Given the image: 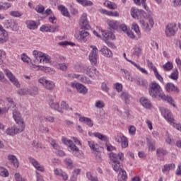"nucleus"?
I'll return each mask as SVG.
<instances>
[{
    "mask_svg": "<svg viewBox=\"0 0 181 181\" xmlns=\"http://www.w3.org/2000/svg\"><path fill=\"white\" fill-rule=\"evenodd\" d=\"M79 26H81V29L84 30L79 32L78 35H76V39L81 43H86V42H87V37L90 35L88 31H87L90 29V24L87 19V13H84L81 16L79 20Z\"/></svg>",
    "mask_w": 181,
    "mask_h": 181,
    "instance_id": "1",
    "label": "nucleus"
},
{
    "mask_svg": "<svg viewBox=\"0 0 181 181\" xmlns=\"http://www.w3.org/2000/svg\"><path fill=\"white\" fill-rule=\"evenodd\" d=\"M148 94L152 98L163 97V90L156 82H151L148 86Z\"/></svg>",
    "mask_w": 181,
    "mask_h": 181,
    "instance_id": "2",
    "label": "nucleus"
},
{
    "mask_svg": "<svg viewBox=\"0 0 181 181\" xmlns=\"http://www.w3.org/2000/svg\"><path fill=\"white\" fill-rule=\"evenodd\" d=\"M101 33H102V36L103 37V40H105L107 46L112 48L115 47V45H114V43L108 41V40H114V39H115V35H114L112 33L107 32L105 30H102Z\"/></svg>",
    "mask_w": 181,
    "mask_h": 181,
    "instance_id": "3",
    "label": "nucleus"
},
{
    "mask_svg": "<svg viewBox=\"0 0 181 181\" xmlns=\"http://www.w3.org/2000/svg\"><path fill=\"white\" fill-rule=\"evenodd\" d=\"M146 21H147L141 20L140 23L142 25L143 29L145 30V32H151V30L152 28H153V25L155 24L153 22V18L149 17Z\"/></svg>",
    "mask_w": 181,
    "mask_h": 181,
    "instance_id": "4",
    "label": "nucleus"
},
{
    "mask_svg": "<svg viewBox=\"0 0 181 181\" xmlns=\"http://www.w3.org/2000/svg\"><path fill=\"white\" fill-rule=\"evenodd\" d=\"M25 129V125H21L20 127H16L15 126L12 127H8L6 131V135H10L11 136H13V135H16V134H21Z\"/></svg>",
    "mask_w": 181,
    "mask_h": 181,
    "instance_id": "5",
    "label": "nucleus"
},
{
    "mask_svg": "<svg viewBox=\"0 0 181 181\" xmlns=\"http://www.w3.org/2000/svg\"><path fill=\"white\" fill-rule=\"evenodd\" d=\"M90 53L89 54V60L92 64H97V59H98V49L94 45L90 46Z\"/></svg>",
    "mask_w": 181,
    "mask_h": 181,
    "instance_id": "6",
    "label": "nucleus"
},
{
    "mask_svg": "<svg viewBox=\"0 0 181 181\" xmlns=\"http://www.w3.org/2000/svg\"><path fill=\"white\" fill-rule=\"evenodd\" d=\"M4 73L6 77H8V78L11 81V83H13V84L16 86V87H21L19 81H18V79H16V77H15V75H13L11 71H10L8 69H5Z\"/></svg>",
    "mask_w": 181,
    "mask_h": 181,
    "instance_id": "7",
    "label": "nucleus"
},
{
    "mask_svg": "<svg viewBox=\"0 0 181 181\" xmlns=\"http://www.w3.org/2000/svg\"><path fill=\"white\" fill-rule=\"evenodd\" d=\"M176 30H177V28L176 27V23H172L167 25L165 29V35L166 36L170 37L175 35L176 33Z\"/></svg>",
    "mask_w": 181,
    "mask_h": 181,
    "instance_id": "8",
    "label": "nucleus"
},
{
    "mask_svg": "<svg viewBox=\"0 0 181 181\" xmlns=\"http://www.w3.org/2000/svg\"><path fill=\"white\" fill-rule=\"evenodd\" d=\"M62 141L64 145H68L69 148H70L71 151L74 152H80V149L76 146V144H73V141L66 138L62 137Z\"/></svg>",
    "mask_w": 181,
    "mask_h": 181,
    "instance_id": "9",
    "label": "nucleus"
},
{
    "mask_svg": "<svg viewBox=\"0 0 181 181\" xmlns=\"http://www.w3.org/2000/svg\"><path fill=\"white\" fill-rule=\"evenodd\" d=\"M160 112L169 124L172 122V121H175V118H173V115H172L170 110L163 107L160 109Z\"/></svg>",
    "mask_w": 181,
    "mask_h": 181,
    "instance_id": "10",
    "label": "nucleus"
},
{
    "mask_svg": "<svg viewBox=\"0 0 181 181\" xmlns=\"http://www.w3.org/2000/svg\"><path fill=\"white\" fill-rule=\"evenodd\" d=\"M110 158L113 163H119V160H124V153H119L117 154L115 153H110Z\"/></svg>",
    "mask_w": 181,
    "mask_h": 181,
    "instance_id": "11",
    "label": "nucleus"
},
{
    "mask_svg": "<svg viewBox=\"0 0 181 181\" xmlns=\"http://www.w3.org/2000/svg\"><path fill=\"white\" fill-rule=\"evenodd\" d=\"M7 40H9L8 32L0 25V44L6 43Z\"/></svg>",
    "mask_w": 181,
    "mask_h": 181,
    "instance_id": "12",
    "label": "nucleus"
},
{
    "mask_svg": "<svg viewBox=\"0 0 181 181\" xmlns=\"http://www.w3.org/2000/svg\"><path fill=\"white\" fill-rule=\"evenodd\" d=\"M13 117L16 122L18 125H21V127L22 125H25L23 124V119H22V116L21 115V113L18 110H13Z\"/></svg>",
    "mask_w": 181,
    "mask_h": 181,
    "instance_id": "13",
    "label": "nucleus"
},
{
    "mask_svg": "<svg viewBox=\"0 0 181 181\" xmlns=\"http://www.w3.org/2000/svg\"><path fill=\"white\" fill-rule=\"evenodd\" d=\"M165 88L166 91H168V93H170V91H173V93H179V88L175 86V84L172 83H166V85L165 86Z\"/></svg>",
    "mask_w": 181,
    "mask_h": 181,
    "instance_id": "14",
    "label": "nucleus"
},
{
    "mask_svg": "<svg viewBox=\"0 0 181 181\" xmlns=\"http://www.w3.org/2000/svg\"><path fill=\"white\" fill-rule=\"evenodd\" d=\"M147 146L149 152H153L156 151V141L152 139L146 138Z\"/></svg>",
    "mask_w": 181,
    "mask_h": 181,
    "instance_id": "15",
    "label": "nucleus"
},
{
    "mask_svg": "<svg viewBox=\"0 0 181 181\" xmlns=\"http://www.w3.org/2000/svg\"><path fill=\"white\" fill-rule=\"evenodd\" d=\"M140 103L144 108H152V103L148 98L142 97L140 98Z\"/></svg>",
    "mask_w": 181,
    "mask_h": 181,
    "instance_id": "16",
    "label": "nucleus"
},
{
    "mask_svg": "<svg viewBox=\"0 0 181 181\" xmlns=\"http://www.w3.org/2000/svg\"><path fill=\"white\" fill-rule=\"evenodd\" d=\"M89 136H91V135H94L95 138H98L100 141H104L105 142H108V137L101 133L95 132V133H91V132H88Z\"/></svg>",
    "mask_w": 181,
    "mask_h": 181,
    "instance_id": "17",
    "label": "nucleus"
},
{
    "mask_svg": "<svg viewBox=\"0 0 181 181\" xmlns=\"http://www.w3.org/2000/svg\"><path fill=\"white\" fill-rule=\"evenodd\" d=\"M30 163L37 169V170H40V172H43L45 170V168L42 166H40V164H39V162L37 160H35V158L30 157L29 158Z\"/></svg>",
    "mask_w": 181,
    "mask_h": 181,
    "instance_id": "18",
    "label": "nucleus"
},
{
    "mask_svg": "<svg viewBox=\"0 0 181 181\" xmlns=\"http://www.w3.org/2000/svg\"><path fill=\"white\" fill-rule=\"evenodd\" d=\"M7 28H10V29L14 32L19 30V25L18 24V22L15 21H8Z\"/></svg>",
    "mask_w": 181,
    "mask_h": 181,
    "instance_id": "19",
    "label": "nucleus"
},
{
    "mask_svg": "<svg viewBox=\"0 0 181 181\" xmlns=\"http://www.w3.org/2000/svg\"><path fill=\"white\" fill-rule=\"evenodd\" d=\"M120 98L124 100L125 104H129V102L132 100V96H131L128 92H122L120 94Z\"/></svg>",
    "mask_w": 181,
    "mask_h": 181,
    "instance_id": "20",
    "label": "nucleus"
},
{
    "mask_svg": "<svg viewBox=\"0 0 181 181\" xmlns=\"http://www.w3.org/2000/svg\"><path fill=\"white\" fill-rule=\"evenodd\" d=\"M28 95L32 97H36L39 94V88L36 86H33L31 88H27Z\"/></svg>",
    "mask_w": 181,
    "mask_h": 181,
    "instance_id": "21",
    "label": "nucleus"
},
{
    "mask_svg": "<svg viewBox=\"0 0 181 181\" xmlns=\"http://www.w3.org/2000/svg\"><path fill=\"white\" fill-rule=\"evenodd\" d=\"M107 24L108 25L109 28H110V29H114L115 30H117L119 26V23L114 20H107Z\"/></svg>",
    "mask_w": 181,
    "mask_h": 181,
    "instance_id": "22",
    "label": "nucleus"
},
{
    "mask_svg": "<svg viewBox=\"0 0 181 181\" xmlns=\"http://www.w3.org/2000/svg\"><path fill=\"white\" fill-rule=\"evenodd\" d=\"M86 74L89 76V77H94L95 74H97V69L93 66H89L86 68Z\"/></svg>",
    "mask_w": 181,
    "mask_h": 181,
    "instance_id": "23",
    "label": "nucleus"
},
{
    "mask_svg": "<svg viewBox=\"0 0 181 181\" xmlns=\"http://www.w3.org/2000/svg\"><path fill=\"white\" fill-rule=\"evenodd\" d=\"M25 25L28 28V29H30V30H35V29H37L38 25L32 20H28L25 22Z\"/></svg>",
    "mask_w": 181,
    "mask_h": 181,
    "instance_id": "24",
    "label": "nucleus"
},
{
    "mask_svg": "<svg viewBox=\"0 0 181 181\" xmlns=\"http://www.w3.org/2000/svg\"><path fill=\"white\" fill-rule=\"evenodd\" d=\"M134 81L136 84L138 86H141L142 87H146V86H148V81H146V80L138 76L135 77Z\"/></svg>",
    "mask_w": 181,
    "mask_h": 181,
    "instance_id": "25",
    "label": "nucleus"
},
{
    "mask_svg": "<svg viewBox=\"0 0 181 181\" xmlns=\"http://www.w3.org/2000/svg\"><path fill=\"white\" fill-rule=\"evenodd\" d=\"M127 179H128V175H127V172L124 170H120L118 175V180L127 181Z\"/></svg>",
    "mask_w": 181,
    "mask_h": 181,
    "instance_id": "26",
    "label": "nucleus"
},
{
    "mask_svg": "<svg viewBox=\"0 0 181 181\" xmlns=\"http://www.w3.org/2000/svg\"><path fill=\"white\" fill-rule=\"evenodd\" d=\"M161 100H165V101H168L170 105H173V107H176V104H175V100L171 96L169 95H165V93H163V97H160Z\"/></svg>",
    "mask_w": 181,
    "mask_h": 181,
    "instance_id": "27",
    "label": "nucleus"
},
{
    "mask_svg": "<svg viewBox=\"0 0 181 181\" xmlns=\"http://www.w3.org/2000/svg\"><path fill=\"white\" fill-rule=\"evenodd\" d=\"M8 159L13 164L14 168H19V161H18V158H16V156L13 155H10L8 156Z\"/></svg>",
    "mask_w": 181,
    "mask_h": 181,
    "instance_id": "28",
    "label": "nucleus"
},
{
    "mask_svg": "<svg viewBox=\"0 0 181 181\" xmlns=\"http://www.w3.org/2000/svg\"><path fill=\"white\" fill-rule=\"evenodd\" d=\"M100 52H101L105 57H112V52H111L107 47H103Z\"/></svg>",
    "mask_w": 181,
    "mask_h": 181,
    "instance_id": "29",
    "label": "nucleus"
},
{
    "mask_svg": "<svg viewBox=\"0 0 181 181\" xmlns=\"http://www.w3.org/2000/svg\"><path fill=\"white\" fill-rule=\"evenodd\" d=\"M58 8L62 12L63 16H66V18H70V13L66 6L61 5L59 6Z\"/></svg>",
    "mask_w": 181,
    "mask_h": 181,
    "instance_id": "30",
    "label": "nucleus"
},
{
    "mask_svg": "<svg viewBox=\"0 0 181 181\" xmlns=\"http://www.w3.org/2000/svg\"><path fill=\"white\" fill-rule=\"evenodd\" d=\"M6 107L8 108H15L16 107V103H15V101H13V99L12 98H6Z\"/></svg>",
    "mask_w": 181,
    "mask_h": 181,
    "instance_id": "31",
    "label": "nucleus"
},
{
    "mask_svg": "<svg viewBox=\"0 0 181 181\" xmlns=\"http://www.w3.org/2000/svg\"><path fill=\"white\" fill-rule=\"evenodd\" d=\"M76 90L80 94H87L88 89L83 84L78 83Z\"/></svg>",
    "mask_w": 181,
    "mask_h": 181,
    "instance_id": "32",
    "label": "nucleus"
},
{
    "mask_svg": "<svg viewBox=\"0 0 181 181\" xmlns=\"http://www.w3.org/2000/svg\"><path fill=\"white\" fill-rule=\"evenodd\" d=\"M49 107L52 110H55L56 111H59V112H63V111L61 110L60 105H59V103H57L56 102H50L49 103Z\"/></svg>",
    "mask_w": 181,
    "mask_h": 181,
    "instance_id": "33",
    "label": "nucleus"
},
{
    "mask_svg": "<svg viewBox=\"0 0 181 181\" xmlns=\"http://www.w3.org/2000/svg\"><path fill=\"white\" fill-rule=\"evenodd\" d=\"M51 59L52 58L50 57V56H49V54L43 53V55L40 59V63H50Z\"/></svg>",
    "mask_w": 181,
    "mask_h": 181,
    "instance_id": "34",
    "label": "nucleus"
},
{
    "mask_svg": "<svg viewBox=\"0 0 181 181\" xmlns=\"http://www.w3.org/2000/svg\"><path fill=\"white\" fill-rule=\"evenodd\" d=\"M138 10L135 7H132L131 9V15L134 19H139L141 18V13H138Z\"/></svg>",
    "mask_w": 181,
    "mask_h": 181,
    "instance_id": "35",
    "label": "nucleus"
},
{
    "mask_svg": "<svg viewBox=\"0 0 181 181\" xmlns=\"http://www.w3.org/2000/svg\"><path fill=\"white\" fill-rule=\"evenodd\" d=\"M88 146L93 152H98L97 148H98V145L95 144L93 141H88Z\"/></svg>",
    "mask_w": 181,
    "mask_h": 181,
    "instance_id": "36",
    "label": "nucleus"
},
{
    "mask_svg": "<svg viewBox=\"0 0 181 181\" xmlns=\"http://www.w3.org/2000/svg\"><path fill=\"white\" fill-rule=\"evenodd\" d=\"M79 121L84 122V124H86L88 127H93V121H91L90 118L82 117L79 118Z\"/></svg>",
    "mask_w": 181,
    "mask_h": 181,
    "instance_id": "37",
    "label": "nucleus"
},
{
    "mask_svg": "<svg viewBox=\"0 0 181 181\" xmlns=\"http://www.w3.org/2000/svg\"><path fill=\"white\" fill-rule=\"evenodd\" d=\"M33 54L34 57H35L36 62L37 63V62H40V59H42V56H43V52L37 51V50H34L33 52Z\"/></svg>",
    "mask_w": 181,
    "mask_h": 181,
    "instance_id": "38",
    "label": "nucleus"
},
{
    "mask_svg": "<svg viewBox=\"0 0 181 181\" xmlns=\"http://www.w3.org/2000/svg\"><path fill=\"white\" fill-rule=\"evenodd\" d=\"M9 8H12V4L9 2H4L0 4V11H8Z\"/></svg>",
    "mask_w": 181,
    "mask_h": 181,
    "instance_id": "39",
    "label": "nucleus"
},
{
    "mask_svg": "<svg viewBox=\"0 0 181 181\" xmlns=\"http://www.w3.org/2000/svg\"><path fill=\"white\" fill-rule=\"evenodd\" d=\"M175 165L173 163L171 164H165L164 165V168H163V172H169V170H173V169H175Z\"/></svg>",
    "mask_w": 181,
    "mask_h": 181,
    "instance_id": "40",
    "label": "nucleus"
},
{
    "mask_svg": "<svg viewBox=\"0 0 181 181\" xmlns=\"http://www.w3.org/2000/svg\"><path fill=\"white\" fill-rule=\"evenodd\" d=\"M133 54L134 56H136V57H139L142 54V48L137 46L134 47Z\"/></svg>",
    "mask_w": 181,
    "mask_h": 181,
    "instance_id": "41",
    "label": "nucleus"
},
{
    "mask_svg": "<svg viewBox=\"0 0 181 181\" xmlns=\"http://www.w3.org/2000/svg\"><path fill=\"white\" fill-rule=\"evenodd\" d=\"M46 90H53L54 88V83L52 81H47L45 86H44Z\"/></svg>",
    "mask_w": 181,
    "mask_h": 181,
    "instance_id": "42",
    "label": "nucleus"
},
{
    "mask_svg": "<svg viewBox=\"0 0 181 181\" xmlns=\"http://www.w3.org/2000/svg\"><path fill=\"white\" fill-rule=\"evenodd\" d=\"M156 153L158 156H160V155H163V156H166L168 152L166 149H164L163 148H158L156 150Z\"/></svg>",
    "mask_w": 181,
    "mask_h": 181,
    "instance_id": "43",
    "label": "nucleus"
},
{
    "mask_svg": "<svg viewBox=\"0 0 181 181\" xmlns=\"http://www.w3.org/2000/svg\"><path fill=\"white\" fill-rule=\"evenodd\" d=\"M6 59V52L4 49H0V64H4Z\"/></svg>",
    "mask_w": 181,
    "mask_h": 181,
    "instance_id": "44",
    "label": "nucleus"
},
{
    "mask_svg": "<svg viewBox=\"0 0 181 181\" xmlns=\"http://www.w3.org/2000/svg\"><path fill=\"white\" fill-rule=\"evenodd\" d=\"M163 69H164V70H166V71H169L172 70V69H173V64H172V62H168L166 64L163 65Z\"/></svg>",
    "mask_w": 181,
    "mask_h": 181,
    "instance_id": "45",
    "label": "nucleus"
},
{
    "mask_svg": "<svg viewBox=\"0 0 181 181\" xmlns=\"http://www.w3.org/2000/svg\"><path fill=\"white\" fill-rule=\"evenodd\" d=\"M112 167L115 170V172H120V170H122V168H121V163H112Z\"/></svg>",
    "mask_w": 181,
    "mask_h": 181,
    "instance_id": "46",
    "label": "nucleus"
},
{
    "mask_svg": "<svg viewBox=\"0 0 181 181\" xmlns=\"http://www.w3.org/2000/svg\"><path fill=\"white\" fill-rule=\"evenodd\" d=\"M59 107L61 108V111L62 110H70L71 111H73V108L69 107V105H67L65 101L61 102Z\"/></svg>",
    "mask_w": 181,
    "mask_h": 181,
    "instance_id": "47",
    "label": "nucleus"
},
{
    "mask_svg": "<svg viewBox=\"0 0 181 181\" xmlns=\"http://www.w3.org/2000/svg\"><path fill=\"white\" fill-rule=\"evenodd\" d=\"M0 176L8 177V176H9V173L4 168L0 167Z\"/></svg>",
    "mask_w": 181,
    "mask_h": 181,
    "instance_id": "48",
    "label": "nucleus"
},
{
    "mask_svg": "<svg viewBox=\"0 0 181 181\" xmlns=\"http://www.w3.org/2000/svg\"><path fill=\"white\" fill-rule=\"evenodd\" d=\"M49 142L50 145H52V146L54 148V149H55V151H57V149H60V146L57 144L56 140L51 139H49Z\"/></svg>",
    "mask_w": 181,
    "mask_h": 181,
    "instance_id": "49",
    "label": "nucleus"
},
{
    "mask_svg": "<svg viewBox=\"0 0 181 181\" xmlns=\"http://www.w3.org/2000/svg\"><path fill=\"white\" fill-rule=\"evenodd\" d=\"M95 107L96 108H104L105 107V103H104V101L103 100H97L95 103Z\"/></svg>",
    "mask_w": 181,
    "mask_h": 181,
    "instance_id": "50",
    "label": "nucleus"
},
{
    "mask_svg": "<svg viewBox=\"0 0 181 181\" xmlns=\"http://www.w3.org/2000/svg\"><path fill=\"white\" fill-rule=\"evenodd\" d=\"M179 77V71L177 69L174 70V71L170 76V78L172 80H177Z\"/></svg>",
    "mask_w": 181,
    "mask_h": 181,
    "instance_id": "51",
    "label": "nucleus"
},
{
    "mask_svg": "<svg viewBox=\"0 0 181 181\" xmlns=\"http://www.w3.org/2000/svg\"><path fill=\"white\" fill-rule=\"evenodd\" d=\"M65 164L69 169H73L74 165H73V160L70 158H65L64 159Z\"/></svg>",
    "mask_w": 181,
    "mask_h": 181,
    "instance_id": "52",
    "label": "nucleus"
},
{
    "mask_svg": "<svg viewBox=\"0 0 181 181\" xmlns=\"http://www.w3.org/2000/svg\"><path fill=\"white\" fill-rule=\"evenodd\" d=\"M10 15L13 16V18H21V16H22L21 13L18 11H11Z\"/></svg>",
    "mask_w": 181,
    "mask_h": 181,
    "instance_id": "53",
    "label": "nucleus"
},
{
    "mask_svg": "<svg viewBox=\"0 0 181 181\" xmlns=\"http://www.w3.org/2000/svg\"><path fill=\"white\" fill-rule=\"evenodd\" d=\"M42 70H44L45 73H49V74H54L56 71L50 67L41 66Z\"/></svg>",
    "mask_w": 181,
    "mask_h": 181,
    "instance_id": "54",
    "label": "nucleus"
},
{
    "mask_svg": "<svg viewBox=\"0 0 181 181\" xmlns=\"http://www.w3.org/2000/svg\"><path fill=\"white\" fill-rule=\"evenodd\" d=\"M18 95H28V88H22L17 90Z\"/></svg>",
    "mask_w": 181,
    "mask_h": 181,
    "instance_id": "55",
    "label": "nucleus"
},
{
    "mask_svg": "<svg viewBox=\"0 0 181 181\" xmlns=\"http://www.w3.org/2000/svg\"><path fill=\"white\" fill-rule=\"evenodd\" d=\"M132 29L137 33V35H139L141 33V31L139 30V26L136 23H134L132 25Z\"/></svg>",
    "mask_w": 181,
    "mask_h": 181,
    "instance_id": "56",
    "label": "nucleus"
},
{
    "mask_svg": "<svg viewBox=\"0 0 181 181\" xmlns=\"http://www.w3.org/2000/svg\"><path fill=\"white\" fill-rule=\"evenodd\" d=\"M60 46H76L74 42H69V41H64L59 43Z\"/></svg>",
    "mask_w": 181,
    "mask_h": 181,
    "instance_id": "57",
    "label": "nucleus"
},
{
    "mask_svg": "<svg viewBox=\"0 0 181 181\" xmlns=\"http://www.w3.org/2000/svg\"><path fill=\"white\" fill-rule=\"evenodd\" d=\"M170 125H171L172 127H173L178 131L181 132V124H180L175 123V121H172L170 122Z\"/></svg>",
    "mask_w": 181,
    "mask_h": 181,
    "instance_id": "58",
    "label": "nucleus"
},
{
    "mask_svg": "<svg viewBox=\"0 0 181 181\" xmlns=\"http://www.w3.org/2000/svg\"><path fill=\"white\" fill-rule=\"evenodd\" d=\"M35 11L38 13H43V12H45V6L42 5L37 6L35 8Z\"/></svg>",
    "mask_w": 181,
    "mask_h": 181,
    "instance_id": "59",
    "label": "nucleus"
},
{
    "mask_svg": "<svg viewBox=\"0 0 181 181\" xmlns=\"http://www.w3.org/2000/svg\"><path fill=\"white\" fill-rule=\"evenodd\" d=\"M21 60H23L24 63H27L28 64H29V61L30 60V58H29V57H28V55H26L25 54H22Z\"/></svg>",
    "mask_w": 181,
    "mask_h": 181,
    "instance_id": "60",
    "label": "nucleus"
},
{
    "mask_svg": "<svg viewBox=\"0 0 181 181\" xmlns=\"http://www.w3.org/2000/svg\"><path fill=\"white\" fill-rule=\"evenodd\" d=\"M146 62L148 66L149 67V69L153 70V72L155 71V70H158L156 67L153 66V63H152V62H151L149 59H147Z\"/></svg>",
    "mask_w": 181,
    "mask_h": 181,
    "instance_id": "61",
    "label": "nucleus"
},
{
    "mask_svg": "<svg viewBox=\"0 0 181 181\" xmlns=\"http://www.w3.org/2000/svg\"><path fill=\"white\" fill-rule=\"evenodd\" d=\"M122 148H127L128 146V139L123 137V140L121 142Z\"/></svg>",
    "mask_w": 181,
    "mask_h": 181,
    "instance_id": "62",
    "label": "nucleus"
},
{
    "mask_svg": "<svg viewBox=\"0 0 181 181\" xmlns=\"http://www.w3.org/2000/svg\"><path fill=\"white\" fill-rule=\"evenodd\" d=\"M86 176H87L88 180L98 181V178H97L96 177H93V175H91V173H87Z\"/></svg>",
    "mask_w": 181,
    "mask_h": 181,
    "instance_id": "63",
    "label": "nucleus"
},
{
    "mask_svg": "<svg viewBox=\"0 0 181 181\" xmlns=\"http://www.w3.org/2000/svg\"><path fill=\"white\" fill-rule=\"evenodd\" d=\"M80 172H81V169H80V168L74 169V171L72 172L73 177H77V176H78V175H80Z\"/></svg>",
    "mask_w": 181,
    "mask_h": 181,
    "instance_id": "64",
    "label": "nucleus"
}]
</instances>
